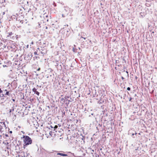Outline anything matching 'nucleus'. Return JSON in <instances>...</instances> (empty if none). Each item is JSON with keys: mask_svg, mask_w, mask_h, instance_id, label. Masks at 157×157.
Here are the masks:
<instances>
[{"mask_svg": "<svg viewBox=\"0 0 157 157\" xmlns=\"http://www.w3.org/2000/svg\"><path fill=\"white\" fill-rule=\"evenodd\" d=\"M61 109L60 112H59V113L62 114V117H63L64 116L70 117L73 115L72 111L73 113H74V110L73 109Z\"/></svg>", "mask_w": 157, "mask_h": 157, "instance_id": "nucleus-1", "label": "nucleus"}, {"mask_svg": "<svg viewBox=\"0 0 157 157\" xmlns=\"http://www.w3.org/2000/svg\"><path fill=\"white\" fill-rule=\"evenodd\" d=\"M23 141L24 144V146H27L31 144L32 143V140L29 136H23Z\"/></svg>", "mask_w": 157, "mask_h": 157, "instance_id": "nucleus-2", "label": "nucleus"}, {"mask_svg": "<svg viewBox=\"0 0 157 157\" xmlns=\"http://www.w3.org/2000/svg\"><path fill=\"white\" fill-rule=\"evenodd\" d=\"M12 110L14 111L15 110L16 112H18V113L22 116H23V113H24V111L26 110V109H12Z\"/></svg>", "mask_w": 157, "mask_h": 157, "instance_id": "nucleus-3", "label": "nucleus"}, {"mask_svg": "<svg viewBox=\"0 0 157 157\" xmlns=\"http://www.w3.org/2000/svg\"><path fill=\"white\" fill-rule=\"evenodd\" d=\"M87 111H90V113L93 116L94 115V116L97 115L98 114L96 112L97 110L95 109H88Z\"/></svg>", "mask_w": 157, "mask_h": 157, "instance_id": "nucleus-4", "label": "nucleus"}, {"mask_svg": "<svg viewBox=\"0 0 157 157\" xmlns=\"http://www.w3.org/2000/svg\"><path fill=\"white\" fill-rule=\"evenodd\" d=\"M107 109H105L102 111L103 114L105 116H107L108 114V110Z\"/></svg>", "mask_w": 157, "mask_h": 157, "instance_id": "nucleus-5", "label": "nucleus"}, {"mask_svg": "<svg viewBox=\"0 0 157 157\" xmlns=\"http://www.w3.org/2000/svg\"><path fill=\"white\" fill-rule=\"evenodd\" d=\"M62 102H66V101H69V100H68V99L67 98H66L65 97L64 98H62L61 99Z\"/></svg>", "mask_w": 157, "mask_h": 157, "instance_id": "nucleus-6", "label": "nucleus"}, {"mask_svg": "<svg viewBox=\"0 0 157 157\" xmlns=\"http://www.w3.org/2000/svg\"><path fill=\"white\" fill-rule=\"evenodd\" d=\"M57 155H60L61 156H68V155L67 154L62 153H57Z\"/></svg>", "mask_w": 157, "mask_h": 157, "instance_id": "nucleus-7", "label": "nucleus"}, {"mask_svg": "<svg viewBox=\"0 0 157 157\" xmlns=\"http://www.w3.org/2000/svg\"><path fill=\"white\" fill-rule=\"evenodd\" d=\"M28 109H27V110L26 109V110L25 111H24V113H23V116H24V115H26L28 113Z\"/></svg>", "mask_w": 157, "mask_h": 157, "instance_id": "nucleus-8", "label": "nucleus"}, {"mask_svg": "<svg viewBox=\"0 0 157 157\" xmlns=\"http://www.w3.org/2000/svg\"><path fill=\"white\" fill-rule=\"evenodd\" d=\"M104 101L103 100H102L101 99L100 100H99L98 102V103H99V104H101L102 103L104 102Z\"/></svg>", "mask_w": 157, "mask_h": 157, "instance_id": "nucleus-9", "label": "nucleus"}, {"mask_svg": "<svg viewBox=\"0 0 157 157\" xmlns=\"http://www.w3.org/2000/svg\"><path fill=\"white\" fill-rule=\"evenodd\" d=\"M37 111H37H36V109H33V112H32V113H37Z\"/></svg>", "mask_w": 157, "mask_h": 157, "instance_id": "nucleus-10", "label": "nucleus"}, {"mask_svg": "<svg viewBox=\"0 0 157 157\" xmlns=\"http://www.w3.org/2000/svg\"><path fill=\"white\" fill-rule=\"evenodd\" d=\"M7 34H8V35L7 36L8 37H9L10 36H11L12 35V33L11 32H10L8 33Z\"/></svg>", "mask_w": 157, "mask_h": 157, "instance_id": "nucleus-11", "label": "nucleus"}, {"mask_svg": "<svg viewBox=\"0 0 157 157\" xmlns=\"http://www.w3.org/2000/svg\"><path fill=\"white\" fill-rule=\"evenodd\" d=\"M33 91L34 92V93L36 91V89L35 88H34L33 89Z\"/></svg>", "mask_w": 157, "mask_h": 157, "instance_id": "nucleus-12", "label": "nucleus"}, {"mask_svg": "<svg viewBox=\"0 0 157 157\" xmlns=\"http://www.w3.org/2000/svg\"><path fill=\"white\" fill-rule=\"evenodd\" d=\"M31 57H29V56H28V57H27H27H26H26H25V59H26V58H27V59H30V58L31 59Z\"/></svg>", "mask_w": 157, "mask_h": 157, "instance_id": "nucleus-13", "label": "nucleus"}, {"mask_svg": "<svg viewBox=\"0 0 157 157\" xmlns=\"http://www.w3.org/2000/svg\"><path fill=\"white\" fill-rule=\"evenodd\" d=\"M10 94L9 93V91H6V93L5 95H10Z\"/></svg>", "mask_w": 157, "mask_h": 157, "instance_id": "nucleus-14", "label": "nucleus"}, {"mask_svg": "<svg viewBox=\"0 0 157 157\" xmlns=\"http://www.w3.org/2000/svg\"><path fill=\"white\" fill-rule=\"evenodd\" d=\"M34 94H36L37 95H39L40 93L38 91H36Z\"/></svg>", "mask_w": 157, "mask_h": 157, "instance_id": "nucleus-15", "label": "nucleus"}, {"mask_svg": "<svg viewBox=\"0 0 157 157\" xmlns=\"http://www.w3.org/2000/svg\"><path fill=\"white\" fill-rule=\"evenodd\" d=\"M16 20L17 21H19L20 22V20L19 18V17H17V18H16Z\"/></svg>", "mask_w": 157, "mask_h": 157, "instance_id": "nucleus-16", "label": "nucleus"}, {"mask_svg": "<svg viewBox=\"0 0 157 157\" xmlns=\"http://www.w3.org/2000/svg\"><path fill=\"white\" fill-rule=\"evenodd\" d=\"M58 128V126L56 125H55L54 127L53 128H54V130H55V129L57 128Z\"/></svg>", "mask_w": 157, "mask_h": 157, "instance_id": "nucleus-17", "label": "nucleus"}, {"mask_svg": "<svg viewBox=\"0 0 157 157\" xmlns=\"http://www.w3.org/2000/svg\"><path fill=\"white\" fill-rule=\"evenodd\" d=\"M2 126L0 125V132H2Z\"/></svg>", "mask_w": 157, "mask_h": 157, "instance_id": "nucleus-18", "label": "nucleus"}, {"mask_svg": "<svg viewBox=\"0 0 157 157\" xmlns=\"http://www.w3.org/2000/svg\"><path fill=\"white\" fill-rule=\"evenodd\" d=\"M127 90H128L129 91V90H130L131 89H130V87H127Z\"/></svg>", "mask_w": 157, "mask_h": 157, "instance_id": "nucleus-19", "label": "nucleus"}, {"mask_svg": "<svg viewBox=\"0 0 157 157\" xmlns=\"http://www.w3.org/2000/svg\"><path fill=\"white\" fill-rule=\"evenodd\" d=\"M23 20H20V23H21V24H22L23 23Z\"/></svg>", "mask_w": 157, "mask_h": 157, "instance_id": "nucleus-20", "label": "nucleus"}, {"mask_svg": "<svg viewBox=\"0 0 157 157\" xmlns=\"http://www.w3.org/2000/svg\"><path fill=\"white\" fill-rule=\"evenodd\" d=\"M66 98H67V99H68L69 98V95H67V96H66V97H65Z\"/></svg>", "mask_w": 157, "mask_h": 157, "instance_id": "nucleus-21", "label": "nucleus"}, {"mask_svg": "<svg viewBox=\"0 0 157 157\" xmlns=\"http://www.w3.org/2000/svg\"><path fill=\"white\" fill-rule=\"evenodd\" d=\"M30 101H33V98H32V99H31V98H30Z\"/></svg>", "mask_w": 157, "mask_h": 157, "instance_id": "nucleus-22", "label": "nucleus"}, {"mask_svg": "<svg viewBox=\"0 0 157 157\" xmlns=\"http://www.w3.org/2000/svg\"><path fill=\"white\" fill-rule=\"evenodd\" d=\"M52 132H49V134H50V135L51 136H52Z\"/></svg>", "mask_w": 157, "mask_h": 157, "instance_id": "nucleus-23", "label": "nucleus"}, {"mask_svg": "<svg viewBox=\"0 0 157 157\" xmlns=\"http://www.w3.org/2000/svg\"><path fill=\"white\" fill-rule=\"evenodd\" d=\"M126 74H127V76H128V71H126Z\"/></svg>", "mask_w": 157, "mask_h": 157, "instance_id": "nucleus-24", "label": "nucleus"}, {"mask_svg": "<svg viewBox=\"0 0 157 157\" xmlns=\"http://www.w3.org/2000/svg\"><path fill=\"white\" fill-rule=\"evenodd\" d=\"M132 99H133V98H131V97L130 98V99H129V101H131V100H132Z\"/></svg>", "mask_w": 157, "mask_h": 157, "instance_id": "nucleus-25", "label": "nucleus"}, {"mask_svg": "<svg viewBox=\"0 0 157 157\" xmlns=\"http://www.w3.org/2000/svg\"><path fill=\"white\" fill-rule=\"evenodd\" d=\"M34 54L35 55H37V52H34Z\"/></svg>", "mask_w": 157, "mask_h": 157, "instance_id": "nucleus-26", "label": "nucleus"}, {"mask_svg": "<svg viewBox=\"0 0 157 157\" xmlns=\"http://www.w3.org/2000/svg\"><path fill=\"white\" fill-rule=\"evenodd\" d=\"M2 92V90L0 88V94Z\"/></svg>", "mask_w": 157, "mask_h": 157, "instance_id": "nucleus-27", "label": "nucleus"}, {"mask_svg": "<svg viewBox=\"0 0 157 157\" xmlns=\"http://www.w3.org/2000/svg\"><path fill=\"white\" fill-rule=\"evenodd\" d=\"M136 96V94H134L133 95V98L135 97Z\"/></svg>", "mask_w": 157, "mask_h": 157, "instance_id": "nucleus-28", "label": "nucleus"}, {"mask_svg": "<svg viewBox=\"0 0 157 157\" xmlns=\"http://www.w3.org/2000/svg\"><path fill=\"white\" fill-rule=\"evenodd\" d=\"M41 54H43V55H44V52H41Z\"/></svg>", "mask_w": 157, "mask_h": 157, "instance_id": "nucleus-29", "label": "nucleus"}, {"mask_svg": "<svg viewBox=\"0 0 157 157\" xmlns=\"http://www.w3.org/2000/svg\"><path fill=\"white\" fill-rule=\"evenodd\" d=\"M121 78L122 80H123L124 79V78L123 77H121Z\"/></svg>", "mask_w": 157, "mask_h": 157, "instance_id": "nucleus-30", "label": "nucleus"}, {"mask_svg": "<svg viewBox=\"0 0 157 157\" xmlns=\"http://www.w3.org/2000/svg\"><path fill=\"white\" fill-rule=\"evenodd\" d=\"M5 136L6 137H8V135L7 134H6L5 135Z\"/></svg>", "mask_w": 157, "mask_h": 157, "instance_id": "nucleus-31", "label": "nucleus"}, {"mask_svg": "<svg viewBox=\"0 0 157 157\" xmlns=\"http://www.w3.org/2000/svg\"><path fill=\"white\" fill-rule=\"evenodd\" d=\"M136 111H134L133 112V113H134V114H135V113H136Z\"/></svg>", "mask_w": 157, "mask_h": 157, "instance_id": "nucleus-32", "label": "nucleus"}, {"mask_svg": "<svg viewBox=\"0 0 157 157\" xmlns=\"http://www.w3.org/2000/svg\"><path fill=\"white\" fill-rule=\"evenodd\" d=\"M81 37L82 38H83L84 39H86V38H85V37Z\"/></svg>", "mask_w": 157, "mask_h": 157, "instance_id": "nucleus-33", "label": "nucleus"}, {"mask_svg": "<svg viewBox=\"0 0 157 157\" xmlns=\"http://www.w3.org/2000/svg\"><path fill=\"white\" fill-rule=\"evenodd\" d=\"M10 133H12V131H10Z\"/></svg>", "mask_w": 157, "mask_h": 157, "instance_id": "nucleus-34", "label": "nucleus"}, {"mask_svg": "<svg viewBox=\"0 0 157 157\" xmlns=\"http://www.w3.org/2000/svg\"><path fill=\"white\" fill-rule=\"evenodd\" d=\"M40 70V68H39L38 69L37 71H39Z\"/></svg>", "mask_w": 157, "mask_h": 157, "instance_id": "nucleus-35", "label": "nucleus"}, {"mask_svg": "<svg viewBox=\"0 0 157 157\" xmlns=\"http://www.w3.org/2000/svg\"><path fill=\"white\" fill-rule=\"evenodd\" d=\"M13 101H15V100L14 99H13Z\"/></svg>", "mask_w": 157, "mask_h": 157, "instance_id": "nucleus-36", "label": "nucleus"}, {"mask_svg": "<svg viewBox=\"0 0 157 157\" xmlns=\"http://www.w3.org/2000/svg\"><path fill=\"white\" fill-rule=\"evenodd\" d=\"M50 127H51V128H53V127L52 126H50Z\"/></svg>", "mask_w": 157, "mask_h": 157, "instance_id": "nucleus-37", "label": "nucleus"}, {"mask_svg": "<svg viewBox=\"0 0 157 157\" xmlns=\"http://www.w3.org/2000/svg\"><path fill=\"white\" fill-rule=\"evenodd\" d=\"M11 111H12V110L11 109H10V112H11Z\"/></svg>", "mask_w": 157, "mask_h": 157, "instance_id": "nucleus-38", "label": "nucleus"}, {"mask_svg": "<svg viewBox=\"0 0 157 157\" xmlns=\"http://www.w3.org/2000/svg\"><path fill=\"white\" fill-rule=\"evenodd\" d=\"M10 47L11 48H13L12 46H10Z\"/></svg>", "mask_w": 157, "mask_h": 157, "instance_id": "nucleus-39", "label": "nucleus"}, {"mask_svg": "<svg viewBox=\"0 0 157 157\" xmlns=\"http://www.w3.org/2000/svg\"><path fill=\"white\" fill-rule=\"evenodd\" d=\"M3 124L5 126V123H3Z\"/></svg>", "mask_w": 157, "mask_h": 157, "instance_id": "nucleus-40", "label": "nucleus"}, {"mask_svg": "<svg viewBox=\"0 0 157 157\" xmlns=\"http://www.w3.org/2000/svg\"><path fill=\"white\" fill-rule=\"evenodd\" d=\"M62 16H63V17H64L63 14H62Z\"/></svg>", "mask_w": 157, "mask_h": 157, "instance_id": "nucleus-41", "label": "nucleus"}, {"mask_svg": "<svg viewBox=\"0 0 157 157\" xmlns=\"http://www.w3.org/2000/svg\"><path fill=\"white\" fill-rule=\"evenodd\" d=\"M134 135V133H133V134H132V136H133Z\"/></svg>", "mask_w": 157, "mask_h": 157, "instance_id": "nucleus-42", "label": "nucleus"}, {"mask_svg": "<svg viewBox=\"0 0 157 157\" xmlns=\"http://www.w3.org/2000/svg\"><path fill=\"white\" fill-rule=\"evenodd\" d=\"M5 13L4 12H3V14H4Z\"/></svg>", "mask_w": 157, "mask_h": 157, "instance_id": "nucleus-43", "label": "nucleus"}, {"mask_svg": "<svg viewBox=\"0 0 157 157\" xmlns=\"http://www.w3.org/2000/svg\"><path fill=\"white\" fill-rule=\"evenodd\" d=\"M6 67V66L5 65V66H4V67Z\"/></svg>", "mask_w": 157, "mask_h": 157, "instance_id": "nucleus-44", "label": "nucleus"}, {"mask_svg": "<svg viewBox=\"0 0 157 157\" xmlns=\"http://www.w3.org/2000/svg\"><path fill=\"white\" fill-rule=\"evenodd\" d=\"M6 67V66L5 65V66H4V67Z\"/></svg>", "mask_w": 157, "mask_h": 157, "instance_id": "nucleus-45", "label": "nucleus"}, {"mask_svg": "<svg viewBox=\"0 0 157 157\" xmlns=\"http://www.w3.org/2000/svg\"><path fill=\"white\" fill-rule=\"evenodd\" d=\"M125 96V94H124V96Z\"/></svg>", "mask_w": 157, "mask_h": 157, "instance_id": "nucleus-46", "label": "nucleus"}, {"mask_svg": "<svg viewBox=\"0 0 157 157\" xmlns=\"http://www.w3.org/2000/svg\"><path fill=\"white\" fill-rule=\"evenodd\" d=\"M39 49V48H37V49Z\"/></svg>", "mask_w": 157, "mask_h": 157, "instance_id": "nucleus-47", "label": "nucleus"}, {"mask_svg": "<svg viewBox=\"0 0 157 157\" xmlns=\"http://www.w3.org/2000/svg\"><path fill=\"white\" fill-rule=\"evenodd\" d=\"M2 96H4V95L3 94H2Z\"/></svg>", "mask_w": 157, "mask_h": 157, "instance_id": "nucleus-48", "label": "nucleus"}, {"mask_svg": "<svg viewBox=\"0 0 157 157\" xmlns=\"http://www.w3.org/2000/svg\"><path fill=\"white\" fill-rule=\"evenodd\" d=\"M7 144H9L8 143V142H7Z\"/></svg>", "mask_w": 157, "mask_h": 157, "instance_id": "nucleus-49", "label": "nucleus"}, {"mask_svg": "<svg viewBox=\"0 0 157 157\" xmlns=\"http://www.w3.org/2000/svg\"><path fill=\"white\" fill-rule=\"evenodd\" d=\"M4 48H5V46H4Z\"/></svg>", "mask_w": 157, "mask_h": 157, "instance_id": "nucleus-50", "label": "nucleus"}, {"mask_svg": "<svg viewBox=\"0 0 157 157\" xmlns=\"http://www.w3.org/2000/svg\"><path fill=\"white\" fill-rule=\"evenodd\" d=\"M4 48H5V46H4Z\"/></svg>", "mask_w": 157, "mask_h": 157, "instance_id": "nucleus-51", "label": "nucleus"}, {"mask_svg": "<svg viewBox=\"0 0 157 157\" xmlns=\"http://www.w3.org/2000/svg\"><path fill=\"white\" fill-rule=\"evenodd\" d=\"M101 107H102V105H101Z\"/></svg>", "mask_w": 157, "mask_h": 157, "instance_id": "nucleus-52", "label": "nucleus"}]
</instances>
